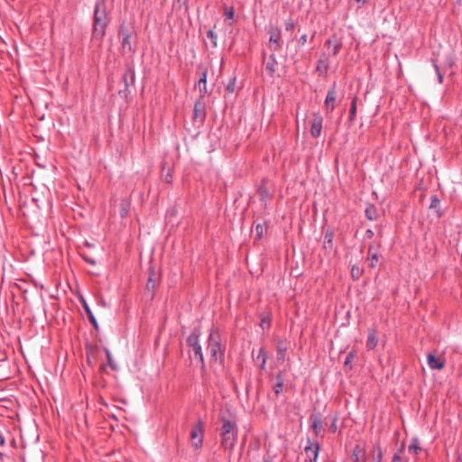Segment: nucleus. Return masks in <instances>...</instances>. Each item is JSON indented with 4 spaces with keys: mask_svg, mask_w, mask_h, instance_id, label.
Segmentation results:
<instances>
[{
    "mask_svg": "<svg viewBox=\"0 0 462 462\" xmlns=\"http://www.w3.org/2000/svg\"><path fill=\"white\" fill-rule=\"evenodd\" d=\"M207 37L210 40L212 46L213 47H217V34L215 33V32L213 30H208V31Z\"/></svg>",
    "mask_w": 462,
    "mask_h": 462,
    "instance_id": "obj_30",
    "label": "nucleus"
},
{
    "mask_svg": "<svg viewBox=\"0 0 462 462\" xmlns=\"http://www.w3.org/2000/svg\"><path fill=\"white\" fill-rule=\"evenodd\" d=\"M269 325H270L269 320H266V319H263V320H262L261 327H262L263 328H268V327H269Z\"/></svg>",
    "mask_w": 462,
    "mask_h": 462,
    "instance_id": "obj_43",
    "label": "nucleus"
},
{
    "mask_svg": "<svg viewBox=\"0 0 462 462\" xmlns=\"http://www.w3.org/2000/svg\"><path fill=\"white\" fill-rule=\"evenodd\" d=\"M459 462H462V458H460V461Z\"/></svg>",
    "mask_w": 462,
    "mask_h": 462,
    "instance_id": "obj_50",
    "label": "nucleus"
},
{
    "mask_svg": "<svg viewBox=\"0 0 462 462\" xmlns=\"http://www.w3.org/2000/svg\"><path fill=\"white\" fill-rule=\"evenodd\" d=\"M131 203L128 199H122L120 203V216L121 217H126L129 214Z\"/></svg>",
    "mask_w": 462,
    "mask_h": 462,
    "instance_id": "obj_19",
    "label": "nucleus"
},
{
    "mask_svg": "<svg viewBox=\"0 0 462 462\" xmlns=\"http://www.w3.org/2000/svg\"><path fill=\"white\" fill-rule=\"evenodd\" d=\"M434 67H435L436 73L438 75L439 83H442L443 76H442L441 72L439 71V66L435 64Z\"/></svg>",
    "mask_w": 462,
    "mask_h": 462,
    "instance_id": "obj_39",
    "label": "nucleus"
},
{
    "mask_svg": "<svg viewBox=\"0 0 462 462\" xmlns=\"http://www.w3.org/2000/svg\"><path fill=\"white\" fill-rule=\"evenodd\" d=\"M439 205H440V201H439V199L437 198V196H432V197L430 198V208H431V209H437L436 213H437V217H441V213L439 211Z\"/></svg>",
    "mask_w": 462,
    "mask_h": 462,
    "instance_id": "obj_25",
    "label": "nucleus"
},
{
    "mask_svg": "<svg viewBox=\"0 0 462 462\" xmlns=\"http://www.w3.org/2000/svg\"><path fill=\"white\" fill-rule=\"evenodd\" d=\"M377 337L376 333L374 330H371L368 335L366 346L369 349H374L377 346Z\"/></svg>",
    "mask_w": 462,
    "mask_h": 462,
    "instance_id": "obj_21",
    "label": "nucleus"
},
{
    "mask_svg": "<svg viewBox=\"0 0 462 462\" xmlns=\"http://www.w3.org/2000/svg\"><path fill=\"white\" fill-rule=\"evenodd\" d=\"M199 331L195 329L188 337L187 342L188 345L192 348L194 355L199 358L202 366H204V358L202 355V349L200 345L199 344Z\"/></svg>",
    "mask_w": 462,
    "mask_h": 462,
    "instance_id": "obj_6",
    "label": "nucleus"
},
{
    "mask_svg": "<svg viewBox=\"0 0 462 462\" xmlns=\"http://www.w3.org/2000/svg\"><path fill=\"white\" fill-rule=\"evenodd\" d=\"M107 21L108 19L105 0H99L96 5L94 15L93 35L95 38H103L105 35Z\"/></svg>",
    "mask_w": 462,
    "mask_h": 462,
    "instance_id": "obj_2",
    "label": "nucleus"
},
{
    "mask_svg": "<svg viewBox=\"0 0 462 462\" xmlns=\"http://www.w3.org/2000/svg\"><path fill=\"white\" fill-rule=\"evenodd\" d=\"M264 462H268V460H264Z\"/></svg>",
    "mask_w": 462,
    "mask_h": 462,
    "instance_id": "obj_51",
    "label": "nucleus"
},
{
    "mask_svg": "<svg viewBox=\"0 0 462 462\" xmlns=\"http://www.w3.org/2000/svg\"><path fill=\"white\" fill-rule=\"evenodd\" d=\"M403 449V444L402 445L401 449L393 456L392 462H402V457L401 453Z\"/></svg>",
    "mask_w": 462,
    "mask_h": 462,
    "instance_id": "obj_38",
    "label": "nucleus"
},
{
    "mask_svg": "<svg viewBox=\"0 0 462 462\" xmlns=\"http://www.w3.org/2000/svg\"><path fill=\"white\" fill-rule=\"evenodd\" d=\"M307 38H308L307 34H302L299 40V44L301 46L305 45L307 42Z\"/></svg>",
    "mask_w": 462,
    "mask_h": 462,
    "instance_id": "obj_40",
    "label": "nucleus"
},
{
    "mask_svg": "<svg viewBox=\"0 0 462 462\" xmlns=\"http://www.w3.org/2000/svg\"><path fill=\"white\" fill-rule=\"evenodd\" d=\"M304 450L310 462H316L319 451V445L317 443H311L309 441V445L305 447Z\"/></svg>",
    "mask_w": 462,
    "mask_h": 462,
    "instance_id": "obj_11",
    "label": "nucleus"
},
{
    "mask_svg": "<svg viewBox=\"0 0 462 462\" xmlns=\"http://www.w3.org/2000/svg\"><path fill=\"white\" fill-rule=\"evenodd\" d=\"M236 78H232L229 80V82L226 88V91L229 94H233L236 92Z\"/></svg>",
    "mask_w": 462,
    "mask_h": 462,
    "instance_id": "obj_28",
    "label": "nucleus"
},
{
    "mask_svg": "<svg viewBox=\"0 0 462 462\" xmlns=\"http://www.w3.org/2000/svg\"><path fill=\"white\" fill-rule=\"evenodd\" d=\"M270 38L268 42L269 49L275 52L282 46V33L279 28H271L269 31Z\"/></svg>",
    "mask_w": 462,
    "mask_h": 462,
    "instance_id": "obj_7",
    "label": "nucleus"
},
{
    "mask_svg": "<svg viewBox=\"0 0 462 462\" xmlns=\"http://www.w3.org/2000/svg\"><path fill=\"white\" fill-rule=\"evenodd\" d=\"M285 26L287 31H291L294 28V23L291 21H287Z\"/></svg>",
    "mask_w": 462,
    "mask_h": 462,
    "instance_id": "obj_41",
    "label": "nucleus"
},
{
    "mask_svg": "<svg viewBox=\"0 0 462 462\" xmlns=\"http://www.w3.org/2000/svg\"><path fill=\"white\" fill-rule=\"evenodd\" d=\"M353 358H354V355H353V353L351 352V353H349V354L347 355L346 359V361H345V365H348V364L352 361V359H353Z\"/></svg>",
    "mask_w": 462,
    "mask_h": 462,
    "instance_id": "obj_42",
    "label": "nucleus"
},
{
    "mask_svg": "<svg viewBox=\"0 0 462 462\" xmlns=\"http://www.w3.org/2000/svg\"><path fill=\"white\" fill-rule=\"evenodd\" d=\"M171 175L170 173H168L165 177H164V180L167 182V183H170L171 182Z\"/></svg>",
    "mask_w": 462,
    "mask_h": 462,
    "instance_id": "obj_45",
    "label": "nucleus"
},
{
    "mask_svg": "<svg viewBox=\"0 0 462 462\" xmlns=\"http://www.w3.org/2000/svg\"><path fill=\"white\" fill-rule=\"evenodd\" d=\"M234 8L233 7H227L226 6L225 7V12H224V15L227 18V19H233L234 17Z\"/></svg>",
    "mask_w": 462,
    "mask_h": 462,
    "instance_id": "obj_37",
    "label": "nucleus"
},
{
    "mask_svg": "<svg viewBox=\"0 0 462 462\" xmlns=\"http://www.w3.org/2000/svg\"><path fill=\"white\" fill-rule=\"evenodd\" d=\"M83 306H84V309H85V310H86V312H87V314H88L91 323L97 328L96 319H95L92 311L90 310L89 307L88 306V304L85 301H83Z\"/></svg>",
    "mask_w": 462,
    "mask_h": 462,
    "instance_id": "obj_29",
    "label": "nucleus"
},
{
    "mask_svg": "<svg viewBox=\"0 0 462 462\" xmlns=\"http://www.w3.org/2000/svg\"><path fill=\"white\" fill-rule=\"evenodd\" d=\"M187 1H188V0H178V2H179V3H181V2H182V3H184V4H186V3H187Z\"/></svg>",
    "mask_w": 462,
    "mask_h": 462,
    "instance_id": "obj_48",
    "label": "nucleus"
},
{
    "mask_svg": "<svg viewBox=\"0 0 462 462\" xmlns=\"http://www.w3.org/2000/svg\"><path fill=\"white\" fill-rule=\"evenodd\" d=\"M88 263H92V264L94 263V262H93V261H91V260H88Z\"/></svg>",
    "mask_w": 462,
    "mask_h": 462,
    "instance_id": "obj_49",
    "label": "nucleus"
},
{
    "mask_svg": "<svg viewBox=\"0 0 462 462\" xmlns=\"http://www.w3.org/2000/svg\"><path fill=\"white\" fill-rule=\"evenodd\" d=\"M331 428H332L333 431H336L337 426H336V422L335 421L332 423Z\"/></svg>",
    "mask_w": 462,
    "mask_h": 462,
    "instance_id": "obj_47",
    "label": "nucleus"
},
{
    "mask_svg": "<svg viewBox=\"0 0 462 462\" xmlns=\"http://www.w3.org/2000/svg\"><path fill=\"white\" fill-rule=\"evenodd\" d=\"M203 423L201 420H199L191 430L190 432V440L191 445L194 448L199 449L201 448L203 444Z\"/></svg>",
    "mask_w": 462,
    "mask_h": 462,
    "instance_id": "obj_5",
    "label": "nucleus"
},
{
    "mask_svg": "<svg viewBox=\"0 0 462 462\" xmlns=\"http://www.w3.org/2000/svg\"><path fill=\"white\" fill-rule=\"evenodd\" d=\"M323 118L320 115L315 114L311 122L310 134L314 138L320 135L322 130Z\"/></svg>",
    "mask_w": 462,
    "mask_h": 462,
    "instance_id": "obj_10",
    "label": "nucleus"
},
{
    "mask_svg": "<svg viewBox=\"0 0 462 462\" xmlns=\"http://www.w3.org/2000/svg\"><path fill=\"white\" fill-rule=\"evenodd\" d=\"M356 100H357V98L354 97L353 100H352V103H351L350 116H349V120L350 121L354 120V118L356 116Z\"/></svg>",
    "mask_w": 462,
    "mask_h": 462,
    "instance_id": "obj_31",
    "label": "nucleus"
},
{
    "mask_svg": "<svg viewBox=\"0 0 462 462\" xmlns=\"http://www.w3.org/2000/svg\"><path fill=\"white\" fill-rule=\"evenodd\" d=\"M265 230V226L262 224H258L256 226H255V236L258 239H260L262 237V236L263 235V232Z\"/></svg>",
    "mask_w": 462,
    "mask_h": 462,
    "instance_id": "obj_34",
    "label": "nucleus"
},
{
    "mask_svg": "<svg viewBox=\"0 0 462 462\" xmlns=\"http://www.w3.org/2000/svg\"><path fill=\"white\" fill-rule=\"evenodd\" d=\"M203 98L204 97H199L195 102L193 109V118L200 122H202L206 116V105L203 102Z\"/></svg>",
    "mask_w": 462,
    "mask_h": 462,
    "instance_id": "obj_9",
    "label": "nucleus"
},
{
    "mask_svg": "<svg viewBox=\"0 0 462 462\" xmlns=\"http://www.w3.org/2000/svg\"><path fill=\"white\" fill-rule=\"evenodd\" d=\"M357 4L364 5L365 0H355Z\"/></svg>",
    "mask_w": 462,
    "mask_h": 462,
    "instance_id": "obj_46",
    "label": "nucleus"
},
{
    "mask_svg": "<svg viewBox=\"0 0 462 462\" xmlns=\"http://www.w3.org/2000/svg\"><path fill=\"white\" fill-rule=\"evenodd\" d=\"M160 276L153 268L150 269L149 277L145 285V291L149 293L151 298L153 297V292L159 284Z\"/></svg>",
    "mask_w": 462,
    "mask_h": 462,
    "instance_id": "obj_8",
    "label": "nucleus"
},
{
    "mask_svg": "<svg viewBox=\"0 0 462 462\" xmlns=\"http://www.w3.org/2000/svg\"><path fill=\"white\" fill-rule=\"evenodd\" d=\"M310 420H311V428H312L315 435L316 436L319 435V433L322 430V427H323L322 420L317 415H311Z\"/></svg>",
    "mask_w": 462,
    "mask_h": 462,
    "instance_id": "obj_17",
    "label": "nucleus"
},
{
    "mask_svg": "<svg viewBox=\"0 0 462 462\" xmlns=\"http://www.w3.org/2000/svg\"><path fill=\"white\" fill-rule=\"evenodd\" d=\"M286 350L287 346L283 344H279L277 346V360L279 362H284L286 360Z\"/></svg>",
    "mask_w": 462,
    "mask_h": 462,
    "instance_id": "obj_22",
    "label": "nucleus"
},
{
    "mask_svg": "<svg viewBox=\"0 0 462 462\" xmlns=\"http://www.w3.org/2000/svg\"><path fill=\"white\" fill-rule=\"evenodd\" d=\"M277 383L273 386V391L276 396H278L283 389V379L282 378L281 374H278L276 376Z\"/></svg>",
    "mask_w": 462,
    "mask_h": 462,
    "instance_id": "obj_23",
    "label": "nucleus"
},
{
    "mask_svg": "<svg viewBox=\"0 0 462 462\" xmlns=\"http://www.w3.org/2000/svg\"><path fill=\"white\" fill-rule=\"evenodd\" d=\"M365 216L369 220H375L378 216L377 209L374 206L367 207Z\"/></svg>",
    "mask_w": 462,
    "mask_h": 462,
    "instance_id": "obj_24",
    "label": "nucleus"
},
{
    "mask_svg": "<svg viewBox=\"0 0 462 462\" xmlns=\"http://www.w3.org/2000/svg\"><path fill=\"white\" fill-rule=\"evenodd\" d=\"M332 239H333V236L332 234L330 233H327L325 235V247H329L331 248L332 247Z\"/></svg>",
    "mask_w": 462,
    "mask_h": 462,
    "instance_id": "obj_36",
    "label": "nucleus"
},
{
    "mask_svg": "<svg viewBox=\"0 0 462 462\" xmlns=\"http://www.w3.org/2000/svg\"><path fill=\"white\" fill-rule=\"evenodd\" d=\"M220 437L221 447L225 450H228L230 452L236 444L237 437V430L236 423L230 420L223 418L222 427L220 430Z\"/></svg>",
    "mask_w": 462,
    "mask_h": 462,
    "instance_id": "obj_1",
    "label": "nucleus"
},
{
    "mask_svg": "<svg viewBox=\"0 0 462 462\" xmlns=\"http://www.w3.org/2000/svg\"><path fill=\"white\" fill-rule=\"evenodd\" d=\"M372 454L374 462H382L383 452L379 446H374Z\"/></svg>",
    "mask_w": 462,
    "mask_h": 462,
    "instance_id": "obj_26",
    "label": "nucleus"
},
{
    "mask_svg": "<svg viewBox=\"0 0 462 462\" xmlns=\"http://www.w3.org/2000/svg\"><path fill=\"white\" fill-rule=\"evenodd\" d=\"M207 75H208L207 69H202L201 75H200V78L198 82V88H199L201 97H204L205 95L208 93Z\"/></svg>",
    "mask_w": 462,
    "mask_h": 462,
    "instance_id": "obj_15",
    "label": "nucleus"
},
{
    "mask_svg": "<svg viewBox=\"0 0 462 462\" xmlns=\"http://www.w3.org/2000/svg\"><path fill=\"white\" fill-rule=\"evenodd\" d=\"M277 68V60L274 57V54L270 55L268 61L266 62V70L268 73L273 76L276 72Z\"/></svg>",
    "mask_w": 462,
    "mask_h": 462,
    "instance_id": "obj_18",
    "label": "nucleus"
},
{
    "mask_svg": "<svg viewBox=\"0 0 462 462\" xmlns=\"http://www.w3.org/2000/svg\"><path fill=\"white\" fill-rule=\"evenodd\" d=\"M428 365L431 369L441 370L445 365V361L442 357H437L432 354L428 355Z\"/></svg>",
    "mask_w": 462,
    "mask_h": 462,
    "instance_id": "obj_13",
    "label": "nucleus"
},
{
    "mask_svg": "<svg viewBox=\"0 0 462 462\" xmlns=\"http://www.w3.org/2000/svg\"><path fill=\"white\" fill-rule=\"evenodd\" d=\"M421 451L422 448L420 445L419 439L417 438H412L408 445V452L416 457Z\"/></svg>",
    "mask_w": 462,
    "mask_h": 462,
    "instance_id": "obj_16",
    "label": "nucleus"
},
{
    "mask_svg": "<svg viewBox=\"0 0 462 462\" xmlns=\"http://www.w3.org/2000/svg\"><path fill=\"white\" fill-rule=\"evenodd\" d=\"M257 359L261 360V367L263 368L266 363L267 356L263 348L259 350Z\"/></svg>",
    "mask_w": 462,
    "mask_h": 462,
    "instance_id": "obj_33",
    "label": "nucleus"
},
{
    "mask_svg": "<svg viewBox=\"0 0 462 462\" xmlns=\"http://www.w3.org/2000/svg\"><path fill=\"white\" fill-rule=\"evenodd\" d=\"M207 349L210 354L211 362H221L223 352L220 343V336L217 331L212 330L208 336Z\"/></svg>",
    "mask_w": 462,
    "mask_h": 462,
    "instance_id": "obj_3",
    "label": "nucleus"
},
{
    "mask_svg": "<svg viewBox=\"0 0 462 462\" xmlns=\"http://www.w3.org/2000/svg\"><path fill=\"white\" fill-rule=\"evenodd\" d=\"M368 254H369L368 259L370 261V266L372 268H374L376 265L377 262H378V256H377V254L375 253L372 252V246L369 247Z\"/></svg>",
    "mask_w": 462,
    "mask_h": 462,
    "instance_id": "obj_27",
    "label": "nucleus"
},
{
    "mask_svg": "<svg viewBox=\"0 0 462 462\" xmlns=\"http://www.w3.org/2000/svg\"><path fill=\"white\" fill-rule=\"evenodd\" d=\"M364 456H365V452H364L363 448L359 445H356L353 450L352 457H351L353 461L360 462L364 458Z\"/></svg>",
    "mask_w": 462,
    "mask_h": 462,
    "instance_id": "obj_20",
    "label": "nucleus"
},
{
    "mask_svg": "<svg viewBox=\"0 0 462 462\" xmlns=\"http://www.w3.org/2000/svg\"><path fill=\"white\" fill-rule=\"evenodd\" d=\"M106 357H107V362H108V365L114 369H117V365H116L115 361L113 360L112 358V356H111V353L109 352V350H106Z\"/></svg>",
    "mask_w": 462,
    "mask_h": 462,
    "instance_id": "obj_35",
    "label": "nucleus"
},
{
    "mask_svg": "<svg viewBox=\"0 0 462 462\" xmlns=\"http://www.w3.org/2000/svg\"><path fill=\"white\" fill-rule=\"evenodd\" d=\"M326 45L328 49H331V54L337 56L341 49L342 43L337 39L336 35H333L326 42Z\"/></svg>",
    "mask_w": 462,
    "mask_h": 462,
    "instance_id": "obj_14",
    "label": "nucleus"
},
{
    "mask_svg": "<svg viewBox=\"0 0 462 462\" xmlns=\"http://www.w3.org/2000/svg\"><path fill=\"white\" fill-rule=\"evenodd\" d=\"M365 236H366L367 238H372V237L374 236V232H373V230H371V229H367V230L365 231Z\"/></svg>",
    "mask_w": 462,
    "mask_h": 462,
    "instance_id": "obj_44",
    "label": "nucleus"
},
{
    "mask_svg": "<svg viewBox=\"0 0 462 462\" xmlns=\"http://www.w3.org/2000/svg\"><path fill=\"white\" fill-rule=\"evenodd\" d=\"M119 35L121 38V48L124 54H133L134 52V32L133 29L122 25Z\"/></svg>",
    "mask_w": 462,
    "mask_h": 462,
    "instance_id": "obj_4",
    "label": "nucleus"
},
{
    "mask_svg": "<svg viewBox=\"0 0 462 462\" xmlns=\"http://www.w3.org/2000/svg\"><path fill=\"white\" fill-rule=\"evenodd\" d=\"M363 270L358 266L354 265L351 269V275L354 279L357 280L361 277Z\"/></svg>",
    "mask_w": 462,
    "mask_h": 462,
    "instance_id": "obj_32",
    "label": "nucleus"
},
{
    "mask_svg": "<svg viewBox=\"0 0 462 462\" xmlns=\"http://www.w3.org/2000/svg\"><path fill=\"white\" fill-rule=\"evenodd\" d=\"M336 99L337 92L336 88L333 87L328 90L325 100V108L328 112H332L334 110Z\"/></svg>",
    "mask_w": 462,
    "mask_h": 462,
    "instance_id": "obj_12",
    "label": "nucleus"
}]
</instances>
